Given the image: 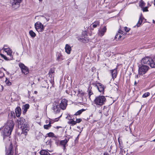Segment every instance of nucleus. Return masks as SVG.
<instances>
[{"label": "nucleus", "instance_id": "f257e3e1", "mask_svg": "<svg viewBox=\"0 0 155 155\" xmlns=\"http://www.w3.org/2000/svg\"><path fill=\"white\" fill-rule=\"evenodd\" d=\"M14 123L12 120H9L7 121L4 126L2 134L3 136L4 139L5 137H8L10 135L13 129Z\"/></svg>", "mask_w": 155, "mask_h": 155}, {"label": "nucleus", "instance_id": "f03ea898", "mask_svg": "<svg viewBox=\"0 0 155 155\" xmlns=\"http://www.w3.org/2000/svg\"><path fill=\"white\" fill-rule=\"evenodd\" d=\"M106 98L104 96H99L95 98L94 100V103L96 105L101 106L104 104Z\"/></svg>", "mask_w": 155, "mask_h": 155}, {"label": "nucleus", "instance_id": "7ed1b4c3", "mask_svg": "<svg viewBox=\"0 0 155 155\" xmlns=\"http://www.w3.org/2000/svg\"><path fill=\"white\" fill-rule=\"evenodd\" d=\"M149 67L147 65H143L141 64L139 67L138 74L136 77L138 78L140 75H143L145 74L149 69Z\"/></svg>", "mask_w": 155, "mask_h": 155}, {"label": "nucleus", "instance_id": "20e7f679", "mask_svg": "<svg viewBox=\"0 0 155 155\" xmlns=\"http://www.w3.org/2000/svg\"><path fill=\"white\" fill-rule=\"evenodd\" d=\"M21 0H10V3L12 7L14 9H16L19 7Z\"/></svg>", "mask_w": 155, "mask_h": 155}, {"label": "nucleus", "instance_id": "39448f33", "mask_svg": "<svg viewBox=\"0 0 155 155\" xmlns=\"http://www.w3.org/2000/svg\"><path fill=\"white\" fill-rule=\"evenodd\" d=\"M35 29L38 32H42L44 30V27L39 21H38L35 24Z\"/></svg>", "mask_w": 155, "mask_h": 155}, {"label": "nucleus", "instance_id": "423d86ee", "mask_svg": "<svg viewBox=\"0 0 155 155\" xmlns=\"http://www.w3.org/2000/svg\"><path fill=\"white\" fill-rule=\"evenodd\" d=\"M21 128L22 129V132L21 134H24L25 136H26L27 133V132L29 130L30 127L29 125L27 124H24L23 125L21 126Z\"/></svg>", "mask_w": 155, "mask_h": 155}, {"label": "nucleus", "instance_id": "0eeeda50", "mask_svg": "<svg viewBox=\"0 0 155 155\" xmlns=\"http://www.w3.org/2000/svg\"><path fill=\"white\" fill-rule=\"evenodd\" d=\"M53 112L55 114L59 112L61 110V108L58 104L57 103H54L51 108Z\"/></svg>", "mask_w": 155, "mask_h": 155}, {"label": "nucleus", "instance_id": "6e6552de", "mask_svg": "<svg viewBox=\"0 0 155 155\" xmlns=\"http://www.w3.org/2000/svg\"><path fill=\"white\" fill-rule=\"evenodd\" d=\"M19 66L21 69L22 73L25 74H27L29 73V70L28 68L22 63H20Z\"/></svg>", "mask_w": 155, "mask_h": 155}, {"label": "nucleus", "instance_id": "1a4fd4ad", "mask_svg": "<svg viewBox=\"0 0 155 155\" xmlns=\"http://www.w3.org/2000/svg\"><path fill=\"white\" fill-rule=\"evenodd\" d=\"M80 39L84 43H87L88 41L89 38L87 35V32L86 31H84L82 32Z\"/></svg>", "mask_w": 155, "mask_h": 155}, {"label": "nucleus", "instance_id": "9d476101", "mask_svg": "<svg viewBox=\"0 0 155 155\" xmlns=\"http://www.w3.org/2000/svg\"><path fill=\"white\" fill-rule=\"evenodd\" d=\"M3 51L6 53L9 56V59L12 60L13 57L12 55V50L9 48L3 47L2 49Z\"/></svg>", "mask_w": 155, "mask_h": 155}, {"label": "nucleus", "instance_id": "9b49d317", "mask_svg": "<svg viewBox=\"0 0 155 155\" xmlns=\"http://www.w3.org/2000/svg\"><path fill=\"white\" fill-rule=\"evenodd\" d=\"M6 155H13V146L11 142H10V146L9 147L7 146L6 147Z\"/></svg>", "mask_w": 155, "mask_h": 155}, {"label": "nucleus", "instance_id": "f8f14e48", "mask_svg": "<svg viewBox=\"0 0 155 155\" xmlns=\"http://www.w3.org/2000/svg\"><path fill=\"white\" fill-rule=\"evenodd\" d=\"M59 105L61 109L65 110L67 105V101L65 99H62Z\"/></svg>", "mask_w": 155, "mask_h": 155}, {"label": "nucleus", "instance_id": "ddd939ff", "mask_svg": "<svg viewBox=\"0 0 155 155\" xmlns=\"http://www.w3.org/2000/svg\"><path fill=\"white\" fill-rule=\"evenodd\" d=\"M151 61V58L146 57L143 58L141 60V64H146L150 65V61Z\"/></svg>", "mask_w": 155, "mask_h": 155}, {"label": "nucleus", "instance_id": "4468645a", "mask_svg": "<svg viewBox=\"0 0 155 155\" xmlns=\"http://www.w3.org/2000/svg\"><path fill=\"white\" fill-rule=\"evenodd\" d=\"M69 140V139L68 138V139H65L64 140H61L60 142V145L63 147L64 150L66 148V145Z\"/></svg>", "mask_w": 155, "mask_h": 155}, {"label": "nucleus", "instance_id": "2eb2a0df", "mask_svg": "<svg viewBox=\"0 0 155 155\" xmlns=\"http://www.w3.org/2000/svg\"><path fill=\"white\" fill-rule=\"evenodd\" d=\"M124 32L121 30L119 29L118 32V33H117L115 36V38L116 39H117L119 40L124 35Z\"/></svg>", "mask_w": 155, "mask_h": 155}, {"label": "nucleus", "instance_id": "dca6fc26", "mask_svg": "<svg viewBox=\"0 0 155 155\" xmlns=\"http://www.w3.org/2000/svg\"><path fill=\"white\" fill-rule=\"evenodd\" d=\"M107 28L106 27H104L102 28L99 30L98 35L100 36H103L105 32H106Z\"/></svg>", "mask_w": 155, "mask_h": 155}, {"label": "nucleus", "instance_id": "f3484780", "mask_svg": "<svg viewBox=\"0 0 155 155\" xmlns=\"http://www.w3.org/2000/svg\"><path fill=\"white\" fill-rule=\"evenodd\" d=\"M64 48L65 52L68 54H70L71 50V48L70 46L67 44L65 45Z\"/></svg>", "mask_w": 155, "mask_h": 155}, {"label": "nucleus", "instance_id": "a211bd4d", "mask_svg": "<svg viewBox=\"0 0 155 155\" xmlns=\"http://www.w3.org/2000/svg\"><path fill=\"white\" fill-rule=\"evenodd\" d=\"M97 87L100 92L104 93V86L101 83H98L97 85Z\"/></svg>", "mask_w": 155, "mask_h": 155}, {"label": "nucleus", "instance_id": "6ab92c4d", "mask_svg": "<svg viewBox=\"0 0 155 155\" xmlns=\"http://www.w3.org/2000/svg\"><path fill=\"white\" fill-rule=\"evenodd\" d=\"M25 120L23 117H21L18 120V124L22 126L25 124Z\"/></svg>", "mask_w": 155, "mask_h": 155}, {"label": "nucleus", "instance_id": "aec40b11", "mask_svg": "<svg viewBox=\"0 0 155 155\" xmlns=\"http://www.w3.org/2000/svg\"><path fill=\"white\" fill-rule=\"evenodd\" d=\"M57 60L58 61H61L64 60L62 55L60 53H58L56 55Z\"/></svg>", "mask_w": 155, "mask_h": 155}, {"label": "nucleus", "instance_id": "412c9836", "mask_svg": "<svg viewBox=\"0 0 155 155\" xmlns=\"http://www.w3.org/2000/svg\"><path fill=\"white\" fill-rule=\"evenodd\" d=\"M149 65L152 68H155V57L152 58H151Z\"/></svg>", "mask_w": 155, "mask_h": 155}, {"label": "nucleus", "instance_id": "4be33fe9", "mask_svg": "<svg viewBox=\"0 0 155 155\" xmlns=\"http://www.w3.org/2000/svg\"><path fill=\"white\" fill-rule=\"evenodd\" d=\"M111 73L112 74V78L114 80V79L116 78L117 76V73L116 69H114L113 70H111Z\"/></svg>", "mask_w": 155, "mask_h": 155}, {"label": "nucleus", "instance_id": "5701e85b", "mask_svg": "<svg viewBox=\"0 0 155 155\" xmlns=\"http://www.w3.org/2000/svg\"><path fill=\"white\" fill-rule=\"evenodd\" d=\"M15 112L17 117H19L21 113V108L19 107H16L15 109Z\"/></svg>", "mask_w": 155, "mask_h": 155}, {"label": "nucleus", "instance_id": "b1692460", "mask_svg": "<svg viewBox=\"0 0 155 155\" xmlns=\"http://www.w3.org/2000/svg\"><path fill=\"white\" fill-rule=\"evenodd\" d=\"M100 25V22L98 21H95L91 25V27H93L94 28L97 27V26H99Z\"/></svg>", "mask_w": 155, "mask_h": 155}, {"label": "nucleus", "instance_id": "393cba45", "mask_svg": "<svg viewBox=\"0 0 155 155\" xmlns=\"http://www.w3.org/2000/svg\"><path fill=\"white\" fill-rule=\"evenodd\" d=\"M29 105L26 104L23 106L22 108L23 112L24 113H25L27 110V109L29 108Z\"/></svg>", "mask_w": 155, "mask_h": 155}, {"label": "nucleus", "instance_id": "a878e982", "mask_svg": "<svg viewBox=\"0 0 155 155\" xmlns=\"http://www.w3.org/2000/svg\"><path fill=\"white\" fill-rule=\"evenodd\" d=\"M40 153L41 155H50L48 152L45 150H41L40 152Z\"/></svg>", "mask_w": 155, "mask_h": 155}, {"label": "nucleus", "instance_id": "bb28decb", "mask_svg": "<svg viewBox=\"0 0 155 155\" xmlns=\"http://www.w3.org/2000/svg\"><path fill=\"white\" fill-rule=\"evenodd\" d=\"M51 121H50L49 124L47 125H45L44 126V129H48L51 127V124L52 123Z\"/></svg>", "mask_w": 155, "mask_h": 155}, {"label": "nucleus", "instance_id": "cd10ccee", "mask_svg": "<svg viewBox=\"0 0 155 155\" xmlns=\"http://www.w3.org/2000/svg\"><path fill=\"white\" fill-rule=\"evenodd\" d=\"M29 34L31 37L32 38H35L36 36V34L32 30H31L29 31Z\"/></svg>", "mask_w": 155, "mask_h": 155}, {"label": "nucleus", "instance_id": "c85d7f7f", "mask_svg": "<svg viewBox=\"0 0 155 155\" xmlns=\"http://www.w3.org/2000/svg\"><path fill=\"white\" fill-rule=\"evenodd\" d=\"M0 55L2 58H4L5 60L8 61V60H11L10 59H9V57L8 58V57H6V56L5 55L2 54L0 52Z\"/></svg>", "mask_w": 155, "mask_h": 155}, {"label": "nucleus", "instance_id": "c756f323", "mask_svg": "<svg viewBox=\"0 0 155 155\" xmlns=\"http://www.w3.org/2000/svg\"><path fill=\"white\" fill-rule=\"evenodd\" d=\"M85 110L83 109L79 110L77 111L74 115H75L76 116L80 115L83 112L85 111Z\"/></svg>", "mask_w": 155, "mask_h": 155}, {"label": "nucleus", "instance_id": "7c9ffc66", "mask_svg": "<svg viewBox=\"0 0 155 155\" xmlns=\"http://www.w3.org/2000/svg\"><path fill=\"white\" fill-rule=\"evenodd\" d=\"M143 18L141 16L139 18V20L138 21L137 24V27H139L142 22Z\"/></svg>", "mask_w": 155, "mask_h": 155}, {"label": "nucleus", "instance_id": "2f4dec72", "mask_svg": "<svg viewBox=\"0 0 155 155\" xmlns=\"http://www.w3.org/2000/svg\"><path fill=\"white\" fill-rule=\"evenodd\" d=\"M3 70L5 71V69L4 68H0V75L1 76L0 77H3L4 76V74L3 72Z\"/></svg>", "mask_w": 155, "mask_h": 155}, {"label": "nucleus", "instance_id": "473e14b6", "mask_svg": "<svg viewBox=\"0 0 155 155\" xmlns=\"http://www.w3.org/2000/svg\"><path fill=\"white\" fill-rule=\"evenodd\" d=\"M54 72V69L52 68H51L49 72V76H51V77H53V76L52 74Z\"/></svg>", "mask_w": 155, "mask_h": 155}, {"label": "nucleus", "instance_id": "72a5a7b5", "mask_svg": "<svg viewBox=\"0 0 155 155\" xmlns=\"http://www.w3.org/2000/svg\"><path fill=\"white\" fill-rule=\"evenodd\" d=\"M68 123V124H71L72 126L76 124V122L73 119L70 120Z\"/></svg>", "mask_w": 155, "mask_h": 155}, {"label": "nucleus", "instance_id": "f704fd0d", "mask_svg": "<svg viewBox=\"0 0 155 155\" xmlns=\"http://www.w3.org/2000/svg\"><path fill=\"white\" fill-rule=\"evenodd\" d=\"M150 95V93L149 92H146L143 94L142 97L143 98L149 96Z\"/></svg>", "mask_w": 155, "mask_h": 155}, {"label": "nucleus", "instance_id": "c9c22d12", "mask_svg": "<svg viewBox=\"0 0 155 155\" xmlns=\"http://www.w3.org/2000/svg\"><path fill=\"white\" fill-rule=\"evenodd\" d=\"M88 90L89 97H90L93 94L92 92V91L90 89V88H88Z\"/></svg>", "mask_w": 155, "mask_h": 155}, {"label": "nucleus", "instance_id": "e433bc0d", "mask_svg": "<svg viewBox=\"0 0 155 155\" xmlns=\"http://www.w3.org/2000/svg\"><path fill=\"white\" fill-rule=\"evenodd\" d=\"M45 17H44L43 16H39V19L40 20L43 21L45 22Z\"/></svg>", "mask_w": 155, "mask_h": 155}, {"label": "nucleus", "instance_id": "4c0bfd02", "mask_svg": "<svg viewBox=\"0 0 155 155\" xmlns=\"http://www.w3.org/2000/svg\"><path fill=\"white\" fill-rule=\"evenodd\" d=\"M5 83L8 86L11 85L12 84L11 82H10L9 80L7 79L6 80Z\"/></svg>", "mask_w": 155, "mask_h": 155}, {"label": "nucleus", "instance_id": "58836bf2", "mask_svg": "<svg viewBox=\"0 0 155 155\" xmlns=\"http://www.w3.org/2000/svg\"><path fill=\"white\" fill-rule=\"evenodd\" d=\"M72 117V115H70L69 114H68V115L67 116V117H66V118H68V120H71V119H71V118Z\"/></svg>", "mask_w": 155, "mask_h": 155}, {"label": "nucleus", "instance_id": "ea45409f", "mask_svg": "<svg viewBox=\"0 0 155 155\" xmlns=\"http://www.w3.org/2000/svg\"><path fill=\"white\" fill-rule=\"evenodd\" d=\"M48 135L49 137H52L54 135V134L52 132H50L48 134Z\"/></svg>", "mask_w": 155, "mask_h": 155}, {"label": "nucleus", "instance_id": "a19ab883", "mask_svg": "<svg viewBox=\"0 0 155 155\" xmlns=\"http://www.w3.org/2000/svg\"><path fill=\"white\" fill-rule=\"evenodd\" d=\"M124 29L125 31L127 32H129L130 30V28L127 27H124Z\"/></svg>", "mask_w": 155, "mask_h": 155}, {"label": "nucleus", "instance_id": "79ce46f5", "mask_svg": "<svg viewBox=\"0 0 155 155\" xmlns=\"http://www.w3.org/2000/svg\"><path fill=\"white\" fill-rule=\"evenodd\" d=\"M81 121V119H77L76 120V121L77 123H79Z\"/></svg>", "mask_w": 155, "mask_h": 155}, {"label": "nucleus", "instance_id": "37998d69", "mask_svg": "<svg viewBox=\"0 0 155 155\" xmlns=\"http://www.w3.org/2000/svg\"><path fill=\"white\" fill-rule=\"evenodd\" d=\"M143 12L148 11V10L147 9V7H146L143 8Z\"/></svg>", "mask_w": 155, "mask_h": 155}, {"label": "nucleus", "instance_id": "c03bdc74", "mask_svg": "<svg viewBox=\"0 0 155 155\" xmlns=\"http://www.w3.org/2000/svg\"><path fill=\"white\" fill-rule=\"evenodd\" d=\"M145 5V3L143 2H141L140 4V6L143 8V7Z\"/></svg>", "mask_w": 155, "mask_h": 155}, {"label": "nucleus", "instance_id": "a18cd8bd", "mask_svg": "<svg viewBox=\"0 0 155 155\" xmlns=\"http://www.w3.org/2000/svg\"><path fill=\"white\" fill-rule=\"evenodd\" d=\"M49 20V18H46L45 17V22L48 21Z\"/></svg>", "mask_w": 155, "mask_h": 155}, {"label": "nucleus", "instance_id": "49530a36", "mask_svg": "<svg viewBox=\"0 0 155 155\" xmlns=\"http://www.w3.org/2000/svg\"><path fill=\"white\" fill-rule=\"evenodd\" d=\"M95 68L94 67H93L92 68L91 71L92 72H94V71H95Z\"/></svg>", "mask_w": 155, "mask_h": 155}, {"label": "nucleus", "instance_id": "de8ad7c7", "mask_svg": "<svg viewBox=\"0 0 155 155\" xmlns=\"http://www.w3.org/2000/svg\"><path fill=\"white\" fill-rule=\"evenodd\" d=\"M104 155H109V154L108 153L105 152L104 153Z\"/></svg>", "mask_w": 155, "mask_h": 155}, {"label": "nucleus", "instance_id": "09e8293b", "mask_svg": "<svg viewBox=\"0 0 155 155\" xmlns=\"http://www.w3.org/2000/svg\"><path fill=\"white\" fill-rule=\"evenodd\" d=\"M58 118H56L54 120V122L58 121Z\"/></svg>", "mask_w": 155, "mask_h": 155}, {"label": "nucleus", "instance_id": "8fccbe9b", "mask_svg": "<svg viewBox=\"0 0 155 155\" xmlns=\"http://www.w3.org/2000/svg\"><path fill=\"white\" fill-rule=\"evenodd\" d=\"M61 127L60 126H57L55 128L57 129H58L59 128H61Z\"/></svg>", "mask_w": 155, "mask_h": 155}, {"label": "nucleus", "instance_id": "3c124183", "mask_svg": "<svg viewBox=\"0 0 155 155\" xmlns=\"http://www.w3.org/2000/svg\"><path fill=\"white\" fill-rule=\"evenodd\" d=\"M4 47H5V48H7V46L6 45H4Z\"/></svg>", "mask_w": 155, "mask_h": 155}, {"label": "nucleus", "instance_id": "603ef678", "mask_svg": "<svg viewBox=\"0 0 155 155\" xmlns=\"http://www.w3.org/2000/svg\"><path fill=\"white\" fill-rule=\"evenodd\" d=\"M153 23H155V21H154V20H153Z\"/></svg>", "mask_w": 155, "mask_h": 155}, {"label": "nucleus", "instance_id": "864d4df0", "mask_svg": "<svg viewBox=\"0 0 155 155\" xmlns=\"http://www.w3.org/2000/svg\"><path fill=\"white\" fill-rule=\"evenodd\" d=\"M137 83H136V81H135V82H134V84L135 85H136L137 84Z\"/></svg>", "mask_w": 155, "mask_h": 155}, {"label": "nucleus", "instance_id": "5fc2aeb1", "mask_svg": "<svg viewBox=\"0 0 155 155\" xmlns=\"http://www.w3.org/2000/svg\"><path fill=\"white\" fill-rule=\"evenodd\" d=\"M35 93L36 94L37 93V92L36 91H35Z\"/></svg>", "mask_w": 155, "mask_h": 155}, {"label": "nucleus", "instance_id": "6e6d98bb", "mask_svg": "<svg viewBox=\"0 0 155 155\" xmlns=\"http://www.w3.org/2000/svg\"><path fill=\"white\" fill-rule=\"evenodd\" d=\"M154 5L155 6V0H154Z\"/></svg>", "mask_w": 155, "mask_h": 155}, {"label": "nucleus", "instance_id": "4d7b16f0", "mask_svg": "<svg viewBox=\"0 0 155 155\" xmlns=\"http://www.w3.org/2000/svg\"><path fill=\"white\" fill-rule=\"evenodd\" d=\"M153 141L154 142H155V139H154V140H153Z\"/></svg>", "mask_w": 155, "mask_h": 155}, {"label": "nucleus", "instance_id": "13d9d810", "mask_svg": "<svg viewBox=\"0 0 155 155\" xmlns=\"http://www.w3.org/2000/svg\"><path fill=\"white\" fill-rule=\"evenodd\" d=\"M40 1H42V0H39Z\"/></svg>", "mask_w": 155, "mask_h": 155}, {"label": "nucleus", "instance_id": "bf43d9fd", "mask_svg": "<svg viewBox=\"0 0 155 155\" xmlns=\"http://www.w3.org/2000/svg\"><path fill=\"white\" fill-rule=\"evenodd\" d=\"M61 116V114L59 117H60Z\"/></svg>", "mask_w": 155, "mask_h": 155}]
</instances>
